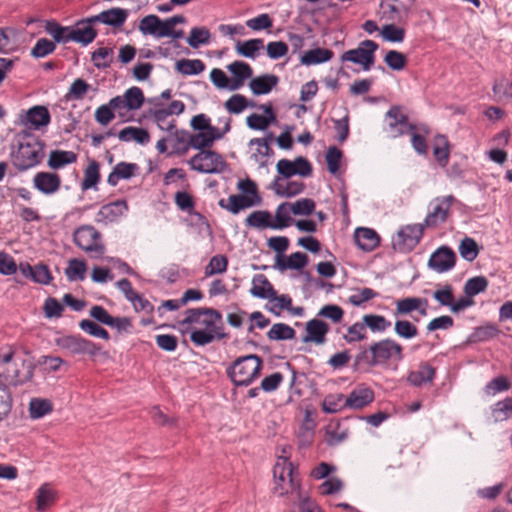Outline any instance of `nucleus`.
Returning <instances> with one entry per match:
<instances>
[{"label":"nucleus","instance_id":"7c9ffc66","mask_svg":"<svg viewBox=\"0 0 512 512\" xmlns=\"http://www.w3.org/2000/svg\"><path fill=\"white\" fill-rule=\"evenodd\" d=\"M118 138L123 142L134 140L135 142L145 145L150 141V135L144 128L128 126L118 133Z\"/></svg>","mask_w":512,"mask_h":512},{"label":"nucleus","instance_id":"3c124183","mask_svg":"<svg viewBox=\"0 0 512 512\" xmlns=\"http://www.w3.org/2000/svg\"><path fill=\"white\" fill-rule=\"evenodd\" d=\"M290 212L288 202L280 204L275 213L276 222L272 221L271 229L280 230L288 227L293 221L289 215Z\"/></svg>","mask_w":512,"mask_h":512},{"label":"nucleus","instance_id":"864d4df0","mask_svg":"<svg viewBox=\"0 0 512 512\" xmlns=\"http://www.w3.org/2000/svg\"><path fill=\"white\" fill-rule=\"evenodd\" d=\"M459 253L466 261H474L479 254L477 242L470 237H465L459 245Z\"/></svg>","mask_w":512,"mask_h":512},{"label":"nucleus","instance_id":"052dcab7","mask_svg":"<svg viewBox=\"0 0 512 512\" xmlns=\"http://www.w3.org/2000/svg\"><path fill=\"white\" fill-rule=\"evenodd\" d=\"M228 259L224 255H215L211 257L208 265L205 267V276L210 277L214 274L224 273L227 270Z\"/></svg>","mask_w":512,"mask_h":512},{"label":"nucleus","instance_id":"1a4fd4ad","mask_svg":"<svg viewBox=\"0 0 512 512\" xmlns=\"http://www.w3.org/2000/svg\"><path fill=\"white\" fill-rule=\"evenodd\" d=\"M423 224H411L402 227L392 239L393 249L405 253L413 250L423 236Z\"/></svg>","mask_w":512,"mask_h":512},{"label":"nucleus","instance_id":"c9c22d12","mask_svg":"<svg viewBox=\"0 0 512 512\" xmlns=\"http://www.w3.org/2000/svg\"><path fill=\"white\" fill-rule=\"evenodd\" d=\"M264 47L262 39H250L244 42L237 41L235 50L236 52L244 57L254 59L257 52Z\"/></svg>","mask_w":512,"mask_h":512},{"label":"nucleus","instance_id":"603ef678","mask_svg":"<svg viewBox=\"0 0 512 512\" xmlns=\"http://www.w3.org/2000/svg\"><path fill=\"white\" fill-rule=\"evenodd\" d=\"M124 97L126 100V106L128 110L139 109L145 101L143 91L136 86L127 89L124 93Z\"/></svg>","mask_w":512,"mask_h":512},{"label":"nucleus","instance_id":"6e6d98bb","mask_svg":"<svg viewBox=\"0 0 512 512\" xmlns=\"http://www.w3.org/2000/svg\"><path fill=\"white\" fill-rule=\"evenodd\" d=\"M315 207V201L310 198H302L294 203H289V210L294 215H311L314 212Z\"/></svg>","mask_w":512,"mask_h":512},{"label":"nucleus","instance_id":"aec40b11","mask_svg":"<svg viewBox=\"0 0 512 512\" xmlns=\"http://www.w3.org/2000/svg\"><path fill=\"white\" fill-rule=\"evenodd\" d=\"M51 121V116L47 107L36 105L26 111L25 117L22 122L25 125H30L34 129L47 126Z\"/></svg>","mask_w":512,"mask_h":512},{"label":"nucleus","instance_id":"a878e982","mask_svg":"<svg viewBox=\"0 0 512 512\" xmlns=\"http://www.w3.org/2000/svg\"><path fill=\"white\" fill-rule=\"evenodd\" d=\"M138 168V165L135 163L119 162L108 175L107 182L111 186H116L119 180L132 178Z\"/></svg>","mask_w":512,"mask_h":512},{"label":"nucleus","instance_id":"72a5a7b5","mask_svg":"<svg viewBox=\"0 0 512 512\" xmlns=\"http://www.w3.org/2000/svg\"><path fill=\"white\" fill-rule=\"evenodd\" d=\"M362 320L365 328H369L373 333H384L392 325L390 320L379 314H365Z\"/></svg>","mask_w":512,"mask_h":512},{"label":"nucleus","instance_id":"ea45409f","mask_svg":"<svg viewBox=\"0 0 512 512\" xmlns=\"http://www.w3.org/2000/svg\"><path fill=\"white\" fill-rule=\"evenodd\" d=\"M46 32L54 39V43H68V34L70 33V26H61L55 20H48L45 23Z\"/></svg>","mask_w":512,"mask_h":512},{"label":"nucleus","instance_id":"4be33fe9","mask_svg":"<svg viewBox=\"0 0 512 512\" xmlns=\"http://www.w3.org/2000/svg\"><path fill=\"white\" fill-rule=\"evenodd\" d=\"M260 203L253 200L252 197H247L241 194L230 195L227 201L221 199L219 206L228 210L232 214L236 215L241 210L259 205Z\"/></svg>","mask_w":512,"mask_h":512},{"label":"nucleus","instance_id":"f257e3e1","mask_svg":"<svg viewBox=\"0 0 512 512\" xmlns=\"http://www.w3.org/2000/svg\"><path fill=\"white\" fill-rule=\"evenodd\" d=\"M35 364L27 359L15 358L14 352L0 354V421L8 416L12 408L9 386H20L32 380Z\"/></svg>","mask_w":512,"mask_h":512},{"label":"nucleus","instance_id":"f3484780","mask_svg":"<svg viewBox=\"0 0 512 512\" xmlns=\"http://www.w3.org/2000/svg\"><path fill=\"white\" fill-rule=\"evenodd\" d=\"M330 330L329 325L320 319H311L306 322L305 335L302 337L304 343H315L317 345L324 344L326 342V335Z\"/></svg>","mask_w":512,"mask_h":512},{"label":"nucleus","instance_id":"13d9d810","mask_svg":"<svg viewBox=\"0 0 512 512\" xmlns=\"http://www.w3.org/2000/svg\"><path fill=\"white\" fill-rule=\"evenodd\" d=\"M419 301H417V297H406L396 301L394 316H403L408 315L413 311H417Z\"/></svg>","mask_w":512,"mask_h":512},{"label":"nucleus","instance_id":"dca6fc26","mask_svg":"<svg viewBox=\"0 0 512 512\" xmlns=\"http://www.w3.org/2000/svg\"><path fill=\"white\" fill-rule=\"evenodd\" d=\"M61 177L54 172H38L33 177V186L45 195H52L61 187Z\"/></svg>","mask_w":512,"mask_h":512},{"label":"nucleus","instance_id":"79ce46f5","mask_svg":"<svg viewBox=\"0 0 512 512\" xmlns=\"http://www.w3.org/2000/svg\"><path fill=\"white\" fill-rule=\"evenodd\" d=\"M160 18L157 15L150 14L143 17L139 22V31L143 35H152L155 38H161L160 31Z\"/></svg>","mask_w":512,"mask_h":512},{"label":"nucleus","instance_id":"f704fd0d","mask_svg":"<svg viewBox=\"0 0 512 512\" xmlns=\"http://www.w3.org/2000/svg\"><path fill=\"white\" fill-rule=\"evenodd\" d=\"M395 334L404 340H412L419 335V329L417 326L406 319H396L394 322Z\"/></svg>","mask_w":512,"mask_h":512},{"label":"nucleus","instance_id":"2eb2a0df","mask_svg":"<svg viewBox=\"0 0 512 512\" xmlns=\"http://www.w3.org/2000/svg\"><path fill=\"white\" fill-rule=\"evenodd\" d=\"M94 22H90V17L78 21L75 26H70L68 34L69 41H74L86 46L94 41L97 31L92 27Z\"/></svg>","mask_w":512,"mask_h":512},{"label":"nucleus","instance_id":"2f4dec72","mask_svg":"<svg viewBox=\"0 0 512 512\" xmlns=\"http://www.w3.org/2000/svg\"><path fill=\"white\" fill-rule=\"evenodd\" d=\"M334 53L330 49L315 48L306 51L301 57V63L304 65H315L327 62L332 59Z\"/></svg>","mask_w":512,"mask_h":512},{"label":"nucleus","instance_id":"423d86ee","mask_svg":"<svg viewBox=\"0 0 512 512\" xmlns=\"http://www.w3.org/2000/svg\"><path fill=\"white\" fill-rule=\"evenodd\" d=\"M74 243L92 258H100L105 252L101 233L91 225H82L73 233Z\"/></svg>","mask_w":512,"mask_h":512},{"label":"nucleus","instance_id":"f8f14e48","mask_svg":"<svg viewBox=\"0 0 512 512\" xmlns=\"http://www.w3.org/2000/svg\"><path fill=\"white\" fill-rule=\"evenodd\" d=\"M57 345L72 355L89 354L94 356L99 351V347L95 343L75 335L63 336L57 339Z\"/></svg>","mask_w":512,"mask_h":512},{"label":"nucleus","instance_id":"ddd939ff","mask_svg":"<svg viewBox=\"0 0 512 512\" xmlns=\"http://www.w3.org/2000/svg\"><path fill=\"white\" fill-rule=\"evenodd\" d=\"M455 263V252L448 246H441L431 254L428 267L438 273H444L451 270Z\"/></svg>","mask_w":512,"mask_h":512},{"label":"nucleus","instance_id":"e2e57ef3","mask_svg":"<svg viewBox=\"0 0 512 512\" xmlns=\"http://www.w3.org/2000/svg\"><path fill=\"white\" fill-rule=\"evenodd\" d=\"M511 388V383L505 376H498L489 381L485 388L484 392L488 396H494L497 393L507 391Z\"/></svg>","mask_w":512,"mask_h":512},{"label":"nucleus","instance_id":"338daca9","mask_svg":"<svg viewBox=\"0 0 512 512\" xmlns=\"http://www.w3.org/2000/svg\"><path fill=\"white\" fill-rule=\"evenodd\" d=\"M56 45L53 41L47 38H40L37 40L34 47L31 49V55L34 58H43L54 52Z\"/></svg>","mask_w":512,"mask_h":512},{"label":"nucleus","instance_id":"e433bc0d","mask_svg":"<svg viewBox=\"0 0 512 512\" xmlns=\"http://www.w3.org/2000/svg\"><path fill=\"white\" fill-rule=\"evenodd\" d=\"M421 133H417L416 130L409 133L411 135V144L413 149L420 155H427L428 144L425 136L429 135L430 129L427 125H421L417 127Z\"/></svg>","mask_w":512,"mask_h":512},{"label":"nucleus","instance_id":"09e8293b","mask_svg":"<svg viewBox=\"0 0 512 512\" xmlns=\"http://www.w3.org/2000/svg\"><path fill=\"white\" fill-rule=\"evenodd\" d=\"M52 403L48 399L33 398L29 403V413L32 419H39L52 411Z\"/></svg>","mask_w":512,"mask_h":512},{"label":"nucleus","instance_id":"0eeeda50","mask_svg":"<svg viewBox=\"0 0 512 512\" xmlns=\"http://www.w3.org/2000/svg\"><path fill=\"white\" fill-rule=\"evenodd\" d=\"M379 45L373 40H364L357 48L345 51L340 56V61L352 62L362 66L364 71H369L375 63V52Z\"/></svg>","mask_w":512,"mask_h":512},{"label":"nucleus","instance_id":"69168bd1","mask_svg":"<svg viewBox=\"0 0 512 512\" xmlns=\"http://www.w3.org/2000/svg\"><path fill=\"white\" fill-rule=\"evenodd\" d=\"M189 145L196 150H205L213 145V138L208 131H199L189 137Z\"/></svg>","mask_w":512,"mask_h":512},{"label":"nucleus","instance_id":"8fccbe9b","mask_svg":"<svg viewBox=\"0 0 512 512\" xmlns=\"http://www.w3.org/2000/svg\"><path fill=\"white\" fill-rule=\"evenodd\" d=\"M210 31L202 26V27H193L190 31V35L187 38V43L192 48H198L200 45H206L210 42Z\"/></svg>","mask_w":512,"mask_h":512},{"label":"nucleus","instance_id":"bb28decb","mask_svg":"<svg viewBox=\"0 0 512 512\" xmlns=\"http://www.w3.org/2000/svg\"><path fill=\"white\" fill-rule=\"evenodd\" d=\"M279 78L273 74H265L253 78L249 87L254 95L268 94L277 84Z\"/></svg>","mask_w":512,"mask_h":512},{"label":"nucleus","instance_id":"39448f33","mask_svg":"<svg viewBox=\"0 0 512 512\" xmlns=\"http://www.w3.org/2000/svg\"><path fill=\"white\" fill-rule=\"evenodd\" d=\"M44 143L39 139L21 142L18 150L12 154V162L18 171L28 170L38 165L43 157Z\"/></svg>","mask_w":512,"mask_h":512},{"label":"nucleus","instance_id":"bf43d9fd","mask_svg":"<svg viewBox=\"0 0 512 512\" xmlns=\"http://www.w3.org/2000/svg\"><path fill=\"white\" fill-rule=\"evenodd\" d=\"M381 36L387 42L401 43L405 38V29L394 24H386L381 29Z\"/></svg>","mask_w":512,"mask_h":512},{"label":"nucleus","instance_id":"de8ad7c7","mask_svg":"<svg viewBox=\"0 0 512 512\" xmlns=\"http://www.w3.org/2000/svg\"><path fill=\"white\" fill-rule=\"evenodd\" d=\"M87 265L84 260L72 258L68 261V266L65 269V275L69 281L83 280Z\"/></svg>","mask_w":512,"mask_h":512},{"label":"nucleus","instance_id":"37998d69","mask_svg":"<svg viewBox=\"0 0 512 512\" xmlns=\"http://www.w3.org/2000/svg\"><path fill=\"white\" fill-rule=\"evenodd\" d=\"M489 285V281L485 276H475L469 278L464 287L463 292L466 296H471L472 298L482 292H484Z\"/></svg>","mask_w":512,"mask_h":512},{"label":"nucleus","instance_id":"4468645a","mask_svg":"<svg viewBox=\"0 0 512 512\" xmlns=\"http://www.w3.org/2000/svg\"><path fill=\"white\" fill-rule=\"evenodd\" d=\"M273 473L276 480L275 491L278 492L279 495L287 494L290 490H293L295 486H299L293 477V465L291 462L284 465H275Z\"/></svg>","mask_w":512,"mask_h":512},{"label":"nucleus","instance_id":"412c9836","mask_svg":"<svg viewBox=\"0 0 512 512\" xmlns=\"http://www.w3.org/2000/svg\"><path fill=\"white\" fill-rule=\"evenodd\" d=\"M374 400L372 389L363 387L352 390L345 398L344 406L352 409H362Z\"/></svg>","mask_w":512,"mask_h":512},{"label":"nucleus","instance_id":"680f3d73","mask_svg":"<svg viewBox=\"0 0 512 512\" xmlns=\"http://www.w3.org/2000/svg\"><path fill=\"white\" fill-rule=\"evenodd\" d=\"M384 62L390 69L400 71L405 68L407 57L399 51L389 50L384 57Z\"/></svg>","mask_w":512,"mask_h":512},{"label":"nucleus","instance_id":"49530a36","mask_svg":"<svg viewBox=\"0 0 512 512\" xmlns=\"http://www.w3.org/2000/svg\"><path fill=\"white\" fill-rule=\"evenodd\" d=\"M113 49L110 47H101L92 52L91 60L98 69H106L111 66L113 61Z\"/></svg>","mask_w":512,"mask_h":512},{"label":"nucleus","instance_id":"c03bdc74","mask_svg":"<svg viewBox=\"0 0 512 512\" xmlns=\"http://www.w3.org/2000/svg\"><path fill=\"white\" fill-rule=\"evenodd\" d=\"M296 335L295 330L285 323H275L267 332V337L270 340H291Z\"/></svg>","mask_w":512,"mask_h":512},{"label":"nucleus","instance_id":"0e129e2a","mask_svg":"<svg viewBox=\"0 0 512 512\" xmlns=\"http://www.w3.org/2000/svg\"><path fill=\"white\" fill-rule=\"evenodd\" d=\"M343 339L349 344L367 339L366 328L363 320L349 326L347 329V334L343 336Z\"/></svg>","mask_w":512,"mask_h":512},{"label":"nucleus","instance_id":"c85d7f7f","mask_svg":"<svg viewBox=\"0 0 512 512\" xmlns=\"http://www.w3.org/2000/svg\"><path fill=\"white\" fill-rule=\"evenodd\" d=\"M309 258L305 253L295 252L288 258L278 255L276 258V267L284 271L286 269L301 270L308 264Z\"/></svg>","mask_w":512,"mask_h":512},{"label":"nucleus","instance_id":"b1692460","mask_svg":"<svg viewBox=\"0 0 512 512\" xmlns=\"http://www.w3.org/2000/svg\"><path fill=\"white\" fill-rule=\"evenodd\" d=\"M250 293L260 299L275 298V289L264 274H256L253 277Z\"/></svg>","mask_w":512,"mask_h":512},{"label":"nucleus","instance_id":"774afa93","mask_svg":"<svg viewBox=\"0 0 512 512\" xmlns=\"http://www.w3.org/2000/svg\"><path fill=\"white\" fill-rule=\"evenodd\" d=\"M79 327L90 334L91 336L98 337L104 340H109L110 335L103 327L95 323L94 321L83 319L79 323Z\"/></svg>","mask_w":512,"mask_h":512},{"label":"nucleus","instance_id":"473e14b6","mask_svg":"<svg viewBox=\"0 0 512 512\" xmlns=\"http://www.w3.org/2000/svg\"><path fill=\"white\" fill-rule=\"evenodd\" d=\"M278 181L279 178L273 181L272 189L281 197L291 198L301 194L305 189V185L301 181H289L285 186H282Z\"/></svg>","mask_w":512,"mask_h":512},{"label":"nucleus","instance_id":"20e7f679","mask_svg":"<svg viewBox=\"0 0 512 512\" xmlns=\"http://www.w3.org/2000/svg\"><path fill=\"white\" fill-rule=\"evenodd\" d=\"M263 360L256 354L235 359L226 369V374L235 386H249L260 375Z\"/></svg>","mask_w":512,"mask_h":512},{"label":"nucleus","instance_id":"6ab92c4d","mask_svg":"<svg viewBox=\"0 0 512 512\" xmlns=\"http://www.w3.org/2000/svg\"><path fill=\"white\" fill-rule=\"evenodd\" d=\"M128 17V12L122 8H111L91 16L90 22H99L112 27L122 26Z\"/></svg>","mask_w":512,"mask_h":512},{"label":"nucleus","instance_id":"5fc2aeb1","mask_svg":"<svg viewBox=\"0 0 512 512\" xmlns=\"http://www.w3.org/2000/svg\"><path fill=\"white\" fill-rule=\"evenodd\" d=\"M150 115L153 117L160 130L172 132L175 129V120L168 121L170 115L166 113L164 108L150 110Z\"/></svg>","mask_w":512,"mask_h":512},{"label":"nucleus","instance_id":"a18cd8bd","mask_svg":"<svg viewBox=\"0 0 512 512\" xmlns=\"http://www.w3.org/2000/svg\"><path fill=\"white\" fill-rule=\"evenodd\" d=\"M492 416L495 422H502L512 416V397L498 401L491 407Z\"/></svg>","mask_w":512,"mask_h":512},{"label":"nucleus","instance_id":"393cba45","mask_svg":"<svg viewBox=\"0 0 512 512\" xmlns=\"http://www.w3.org/2000/svg\"><path fill=\"white\" fill-rule=\"evenodd\" d=\"M436 370L428 362H423L417 370H413L408 375V382L413 386L419 387L426 383H431L435 377Z\"/></svg>","mask_w":512,"mask_h":512},{"label":"nucleus","instance_id":"f03ea898","mask_svg":"<svg viewBox=\"0 0 512 512\" xmlns=\"http://www.w3.org/2000/svg\"><path fill=\"white\" fill-rule=\"evenodd\" d=\"M185 317L179 322L180 326L200 324L205 329H195L190 334V340L196 346H205L215 339H223L227 334L223 332L222 314L208 307L189 308L184 312Z\"/></svg>","mask_w":512,"mask_h":512},{"label":"nucleus","instance_id":"9d476101","mask_svg":"<svg viewBox=\"0 0 512 512\" xmlns=\"http://www.w3.org/2000/svg\"><path fill=\"white\" fill-rule=\"evenodd\" d=\"M388 132L391 137L397 138L417 130V126L409 122L408 116L404 113L403 107L394 105L386 112Z\"/></svg>","mask_w":512,"mask_h":512},{"label":"nucleus","instance_id":"9b49d317","mask_svg":"<svg viewBox=\"0 0 512 512\" xmlns=\"http://www.w3.org/2000/svg\"><path fill=\"white\" fill-rule=\"evenodd\" d=\"M454 201L455 197L453 195L435 198L429 205L430 210L425 217L423 226L435 228L444 223Z\"/></svg>","mask_w":512,"mask_h":512},{"label":"nucleus","instance_id":"a211bd4d","mask_svg":"<svg viewBox=\"0 0 512 512\" xmlns=\"http://www.w3.org/2000/svg\"><path fill=\"white\" fill-rule=\"evenodd\" d=\"M128 210V205L125 200H116L103 205L96 214V221L98 223H110L116 221Z\"/></svg>","mask_w":512,"mask_h":512},{"label":"nucleus","instance_id":"6e6552de","mask_svg":"<svg viewBox=\"0 0 512 512\" xmlns=\"http://www.w3.org/2000/svg\"><path fill=\"white\" fill-rule=\"evenodd\" d=\"M189 164L193 170L205 174L220 173L226 167L222 155L213 150L200 151L190 159Z\"/></svg>","mask_w":512,"mask_h":512},{"label":"nucleus","instance_id":"4d7b16f0","mask_svg":"<svg viewBox=\"0 0 512 512\" xmlns=\"http://www.w3.org/2000/svg\"><path fill=\"white\" fill-rule=\"evenodd\" d=\"M345 396L343 394H329L322 402V409L326 413H336L347 406H344Z\"/></svg>","mask_w":512,"mask_h":512},{"label":"nucleus","instance_id":"58836bf2","mask_svg":"<svg viewBox=\"0 0 512 512\" xmlns=\"http://www.w3.org/2000/svg\"><path fill=\"white\" fill-rule=\"evenodd\" d=\"M100 166L95 160H92L84 171V178L81 183L82 190L95 188L100 181Z\"/></svg>","mask_w":512,"mask_h":512},{"label":"nucleus","instance_id":"4c0bfd02","mask_svg":"<svg viewBox=\"0 0 512 512\" xmlns=\"http://www.w3.org/2000/svg\"><path fill=\"white\" fill-rule=\"evenodd\" d=\"M245 223L247 226L257 229L271 228V213L266 210L254 211L247 216Z\"/></svg>","mask_w":512,"mask_h":512},{"label":"nucleus","instance_id":"7ed1b4c3","mask_svg":"<svg viewBox=\"0 0 512 512\" xmlns=\"http://www.w3.org/2000/svg\"><path fill=\"white\" fill-rule=\"evenodd\" d=\"M404 358V347L395 339L386 337L361 346L354 357L355 370H368L378 366H388L391 362H401Z\"/></svg>","mask_w":512,"mask_h":512},{"label":"nucleus","instance_id":"5701e85b","mask_svg":"<svg viewBox=\"0 0 512 512\" xmlns=\"http://www.w3.org/2000/svg\"><path fill=\"white\" fill-rule=\"evenodd\" d=\"M354 238L359 248L367 252L374 250L379 245L380 240L373 229L364 227L355 230Z\"/></svg>","mask_w":512,"mask_h":512},{"label":"nucleus","instance_id":"a19ab883","mask_svg":"<svg viewBox=\"0 0 512 512\" xmlns=\"http://www.w3.org/2000/svg\"><path fill=\"white\" fill-rule=\"evenodd\" d=\"M176 70L183 75H197L205 70V64L200 59H181L176 63Z\"/></svg>","mask_w":512,"mask_h":512},{"label":"nucleus","instance_id":"c756f323","mask_svg":"<svg viewBox=\"0 0 512 512\" xmlns=\"http://www.w3.org/2000/svg\"><path fill=\"white\" fill-rule=\"evenodd\" d=\"M77 161V154L73 151L52 150L49 154L47 165L53 170H58Z\"/></svg>","mask_w":512,"mask_h":512},{"label":"nucleus","instance_id":"cd10ccee","mask_svg":"<svg viewBox=\"0 0 512 512\" xmlns=\"http://www.w3.org/2000/svg\"><path fill=\"white\" fill-rule=\"evenodd\" d=\"M433 155L438 165L445 168L448 165L450 157V143L443 134H438L434 138Z\"/></svg>","mask_w":512,"mask_h":512}]
</instances>
